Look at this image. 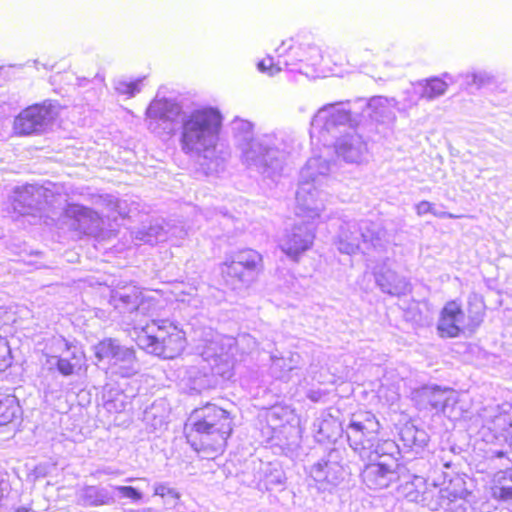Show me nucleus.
I'll use <instances>...</instances> for the list:
<instances>
[{"label":"nucleus","instance_id":"obj_1","mask_svg":"<svg viewBox=\"0 0 512 512\" xmlns=\"http://www.w3.org/2000/svg\"><path fill=\"white\" fill-rule=\"evenodd\" d=\"M234 417L221 406L206 402L195 408L183 433L187 444L201 458L215 460L221 457L234 433Z\"/></svg>","mask_w":512,"mask_h":512},{"label":"nucleus","instance_id":"obj_19","mask_svg":"<svg viewBox=\"0 0 512 512\" xmlns=\"http://www.w3.org/2000/svg\"><path fill=\"white\" fill-rule=\"evenodd\" d=\"M445 392L447 389H434L431 392L429 403L434 409L444 410L448 406V398L441 397Z\"/></svg>","mask_w":512,"mask_h":512},{"label":"nucleus","instance_id":"obj_17","mask_svg":"<svg viewBox=\"0 0 512 512\" xmlns=\"http://www.w3.org/2000/svg\"><path fill=\"white\" fill-rule=\"evenodd\" d=\"M447 89V84L440 78H431L425 81L422 86L421 97L427 100L442 95Z\"/></svg>","mask_w":512,"mask_h":512},{"label":"nucleus","instance_id":"obj_10","mask_svg":"<svg viewBox=\"0 0 512 512\" xmlns=\"http://www.w3.org/2000/svg\"><path fill=\"white\" fill-rule=\"evenodd\" d=\"M315 235L311 230L295 226L282 245V251L294 260L313 246Z\"/></svg>","mask_w":512,"mask_h":512},{"label":"nucleus","instance_id":"obj_20","mask_svg":"<svg viewBox=\"0 0 512 512\" xmlns=\"http://www.w3.org/2000/svg\"><path fill=\"white\" fill-rule=\"evenodd\" d=\"M258 68L260 71L267 73L270 76H273L274 74L280 71V67L274 64L273 59L271 57H266L259 61Z\"/></svg>","mask_w":512,"mask_h":512},{"label":"nucleus","instance_id":"obj_6","mask_svg":"<svg viewBox=\"0 0 512 512\" xmlns=\"http://www.w3.org/2000/svg\"><path fill=\"white\" fill-rule=\"evenodd\" d=\"M261 264L262 256L257 251L245 249L236 260L224 264L222 276L228 285L235 288L239 283L251 281Z\"/></svg>","mask_w":512,"mask_h":512},{"label":"nucleus","instance_id":"obj_3","mask_svg":"<svg viewBox=\"0 0 512 512\" xmlns=\"http://www.w3.org/2000/svg\"><path fill=\"white\" fill-rule=\"evenodd\" d=\"M483 299L476 296L468 299L467 312L460 299H450L441 307L436 330L441 338H457L465 331L474 332L485 315Z\"/></svg>","mask_w":512,"mask_h":512},{"label":"nucleus","instance_id":"obj_23","mask_svg":"<svg viewBox=\"0 0 512 512\" xmlns=\"http://www.w3.org/2000/svg\"><path fill=\"white\" fill-rule=\"evenodd\" d=\"M170 493H171V490L169 488H167L166 486H164V485L156 486L155 489H154V494L155 495H159L161 497H164V496H166L167 494H170Z\"/></svg>","mask_w":512,"mask_h":512},{"label":"nucleus","instance_id":"obj_8","mask_svg":"<svg viewBox=\"0 0 512 512\" xmlns=\"http://www.w3.org/2000/svg\"><path fill=\"white\" fill-rule=\"evenodd\" d=\"M301 52L299 61L302 63L301 70L307 76H326L340 75L341 71L337 72L326 63L319 48L314 46L298 47Z\"/></svg>","mask_w":512,"mask_h":512},{"label":"nucleus","instance_id":"obj_24","mask_svg":"<svg viewBox=\"0 0 512 512\" xmlns=\"http://www.w3.org/2000/svg\"><path fill=\"white\" fill-rule=\"evenodd\" d=\"M153 302V299L150 297L142 298L140 304L138 305L137 309L140 308V306L144 304H148V307H151L150 303ZM152 307L155 308V304H152Z\"/></svg>","mask_w":512,"mask_h":512},{"label":"nucleus","instance_id":"obj_18","mask_svg":"<svg viewBox=\"0 0 512 512\" xmlns=\"http://www.w3.org/2000/svg\"><path fill=\"white\" fill-rule=\"evenodd\" d=\"M12 365V353L8 341L0 337V373Z\"/></svg>","mask_w":512,"mask_h":512},{"label":"nucleus","instance_id":"obj_14","mask_svg":"<svg viewBox=\"0 0 512 512\" xmlns=\"http://www.w3.org/2000/svg\"><path fill=\"white\" fill-rule=\"evenodd\" d=\"M22 417L19 400L12 394H0V427L18 422Z\"/></svg>","mask_w":512,"mask_h":512},{"label":"nucleus","instance_id":"obj_7","mask_svg":"<svg viewBox=\"0 0 512 512\" xmlns=\"http://www.w3.org/2000/svg\"><path fill=\"white\" fill-rule=\"evenodd\" d=\"M380 424L374 414L364 412L359 420H351L347 426V440L353 450L364 449L370 436L377 434Z\"/></svg>","mask_w":512,"mask_h":512},{"label":"nucleus","instance_id":"obj_12","mask_svg":"<svg viewBox=\"0 0 512 512\" xmlns=\"http://www.w3.org/2000/svg\"><path fill=\"white\" fill-rule=\"evenodd\" d=\"M66 350H71V355L69 358L59 357L56 362V367L59 373L63 376H70L74 373H77L81 370L86 371V354L83 349L77 348L72 343L67 342L65 344Z\"/></svg>","mask_w":512,"mask_h":512},{"label":"nucleus","instance_id":"obj_15","mask_svg":"<svg viewBox=\"0 0 512 512\" xmlns=\"http://www.w3.org/2000/svg\"><path fill=\"white\" fill-rule=\"evenodd\" d=\"M181 114L178 104L166 99H155L147 109V115L154 120H175Z\"/></svg>","mask_w":512,"mask_h":512},{"label":"nucleus","instance_id":"obj_5","mask_svg":"<svg viewBox=\"0 0 512 512\" xmlns=\"http://www.w3.org/2000/svg\"><path fill=\"white\" fill-rule=\"evenodd\" d=\"M57 116V106L51 100L28 105L14 117L13 134L18 137L40 134L56 120Z\"/></svg>","mask_w":512,"mask_h":512},{"label":"nucleus","instance_id":"obj_25","mask_svg":"<svg viewBox=\"0 0 512 512\" xmlns=\"http://www.w3.org/2000/svg\"><path fill=\"white\" fill-rule=\"evenodd\" d=\"M15 512H31V509L27 507H18Z\"/></svg>","mask_w":512,"mask_h":512},{"label":"nucleus","instance_id":"obj_2","mask_svg":"<svg viewBox=\"0 0 512 512\" xmlns=\"http://www.w3.org/2000/svg\"><path fill=\"white\" fill-rule=\"evenodd\" d=\"M135 342L141 350L167 360L180 356L187 344L185 332L167 320H153L137 330Z\"/></svg>","mask_w":512,"mask_h":512},{"label":"nucleus","instance_id":"obj_13","mask_svg":"<svg viewBox=\"0 0 512 512\" xmlns=\"http://www.w3.org/2000/svg\"><path fill=\"white\" fill-rule=\"evenodd\" d=\"M490 493L494 500L508 503L512 507V468L494 474Z\"/></svg>","mask_w":512,"mask_h":512},{"label":"nucleus","instance_id":"obj_11","mask_svg":"<svg viewBox=\"0 0 512 512\" xmlns=\"http://www.w3.org/2000/svg\"><path fill=\"white\" fill-rule=\"evenodd\" d=\"M395 469L386 462H373L365 465L360 476L362 482L371 489H382L389 486Z\"/></svg>","mask_w":512,"mask_h":512},{"label":"nucleus","instance_id":"obj_22","mask_svg":"<svg viewBox=\"0 0 512 512\" xmlns=\"http://www.w3.org/2000/svg\"><path fill=\"white\" fill-rule=\"evenodd\" d=\"M416 211L418 215L431 213L433 211V204L428 201H421L417 204Z\"/></svg>","mask_w":512,"mask_h":512},{"label":"nucleus","instance_id":"obj_16","mask_svg":"<svg viewBox=\"0 0 512 512\" xmlns=\"http://www.w3.org/2000/svg\"><path fill=\"white\" fill-rule=\"evenodd\" d=\"M368 116L371 118H383L390 115L393 111L391 101L382 96H376L369 100L366 106Z\"/></svg>","mask_w":512,"mask_h":512},{"label":"nucleus","instance_id":"obj_21","mask_svg":"<svg viewBox=\"0 0 512 512\" xmlns=\"http://www.w3.org/2000/svg\"><path fill=\"white\" fill-rule=\"evenodd\" d=\"M118 491L122 496L129 498L133 501H139L142 498L141 493L132 486L118 487Z\"/></svg>","mask_w":512,"mask_h":512},{"label":"nucleus","instance_id":"obj_9","mask_svg":"<svg viewBox=\"0 0 512 512\" xmlns=\"http://www.w3.org/2000/svg\"><path fill=\"white\" fill-rule=\"evenodd\" d=\"M94 355L98 361L113 360V365L132 363L135 360V351L121 347L113 338L99 341L94 347Z\"/></svg>","mask_w":512,"mask_h":512},{"label":"nucleus","instance_id":"obj_4","mask_svg":"<svg viewBox=\"0 0 512 512\" xmlns=\"http://www.w3.org/2000/svg\"><path fill=\"white\" fill-rule=\"evenodd\" d=\"M220 113L211 108L194 111L183 123L181 146L186 152L207 151L215 146L221 127Z\"/></svg>","mask_w":512,"mask_h":512}]
</instances>
